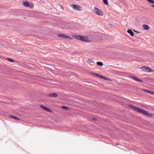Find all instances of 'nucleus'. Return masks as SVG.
Wrapping results in <instances>:
<instances>
[{"label": "nucleus", "mask_w": 154, "mask_h": 154, "mask_svg": "<svg viewBox=\"0 0 154 154\" xmlns=\"http://www.w3.org/2000/svg\"><path fill=\"white\" fill-rule=\"evenodd\" d=\"M143 91H145L146 92H147L149 93H150L151 94H154V92L150 91H149V90H147L144 89H143Z\"/></svg>", "instance_id": "dca6fc26"}, {"label": "nucleus", "mask_w": 154, "mask_h": 154, "mask_svg": "<svg viewBox=\"0 0 154 154\" xmlns=\"http://www.w3.org/2000/svg\"><path fill=\"white\" fill-rule=\"evenodd\" d=\"M40 106L43 109H45V110L47 111L48 112H52L51 110L49 109L48 108H47L43 105H41Z\"/></svg>", "instance_id": "423d86ee"}, {"label": "nucleus", "mask_w": 154, "mask_h": 154, "mask_svg": "<svg viewBox=\"0 0 154 154\" xmlns=\"http://www.w3.org/2000/svg\"><path fill=\"white\" fill-rule=\"evenodd\" d=\"M103 3L106 5L108 4V2L107 0H103Z\"/></svg>", "instance_id": "412c9836"}, {"label": "nucleus", "mask_w": 154, "mask_h": 154, "mask_svg": "<svg viewBox=\"0 0 154 154\" xmlns=\"http://www.w3.org/2000/svg\"><path fill=\"white\" fill-rule=\"evenodd\" d=\"M88 63H94V61L91 59H88Z\"/></svg>", "instance_id": "a211bd4d"}, {"label": "nucleus", "mask_w": 154, "mask_h": 154, "mask_svg": "<svg viewBox=\"0 0 154 154\" xmlns=\"http://www.w3.org/2000/svg\"><path fill=\"white\" fill-rule=\"evenodd\" d=\"M129 107H130L131 109H133L134 111H136L138 112L143 114L148 117H150L152 116V115L149 112H148L145 110L136 107L135 106H132L131 105H129Z\"/></svg>", "instance_id": "f257e3e1"}, {"label": "nucleus", "mask_w": 154, "mask_h": 154, "mask_svg": "<svg viewBox=\"0 0 154 154\" xmlns=\"http://www.w3.org/2000/svg\"><path fill=\"white\" fill-rule=\"evenodd\" d=\"M61 108L67 110H69V107L68 106H62Z\"/></svg>", "instance_id": "f3484780"}, {"label": "nucleus", "mask_w": 154, "mask_h": 154, "mask_svg": "<svg viewBox=\"0 0 154 154\" xmlns=\"http://www.w3.org/2000/svg\"><path fill=\"white\" fill-rule=\"evenodd\" d=\"M142 27L143 28L145 29L146 30H148L149 29V26L147 25L143 24V25Z\"/></svg>", "instance_id": "f8f14e48"}, {"label": "nucleus", "mask_w": 154, "mask_h": 154, "mask_svg": "<svg viewBox=\"0 0 154 154\" xmlns=\"http://www.w3.org/2000/svg\"><path fill=\"white\" fill-rule=\"evenodd\" d=\"M94 12L96 14L100 16H102L103 15L102 11L97 8H94Z\"/></svg>", "instance_id": "7ed1b4c3"}, {"label": "nucleus", "mask_w": 154, "mask_h": 154, "mask_svg": "<svg viewBox=\"0 0 154 154\" xmlns=\"http://www.w3.org/2000/svg\"><path fill=\"white\" fill-rule=\"evenodd\" d=\"M92 119H93V120H95V121H96L97 120V119L95 118H93Z\"/></svg>", "instance_id": "5701e85b"}, {"label": "nucleus", "mask_w": 154, "mask_h": 154, "mask_svg": "<svg viewBox=\"0 0 154 154\" xmlns=\"http://www.w3.org/2000/svg\"><path fill=\"white\" fill-rule=\"evenodd\" d=\"M127 32L131 36H133L134 35V33L131 30L128 29L127 30Z\"/></svg>", "instance_id": "ddd939ff"}, {"label": "nucleus", "mask_w": 154, "mask_h": 154, "mask_svg": "<svg viewBox=\"0 0 154 154\" xmlns=\"http://www.w3.org/2000/svg\"><path fill=\"white\" fill-rule=\"evenodd\" d=\"M7 59L8 61L11 62H13L14 61V60L10 58H7Z\"/></svg>", "instance_id": "aec40b11"}, {"label": "nucleus", "mask_w": 154, "mask_h": 154, "mask_svg": "<svg viewBox=\"0 0 154 154\" xmlns=\"http://www.w3.org/2000/svg\"><path fill=\"white\" fill-rule=\"evenodd\" d=\"M58 36L60 37H61L62 38H70V37L69 36L66 35L64 34H59L58 35Z\"/></svg>", "instance_id": "0eeeda50"}, {"label": "nucleus", "mask_w": 154, "mask_h": 154, "mask_svg": "<svg viewBox=\"0 0 154 154\" xmlns=\"http://www.w3.org/2000/svg\"><path fill=\"white\" fill-rule=\"evenodd\" d=\"M140 68L142 70L146 72H149L153 71V70L151 68L145 66H141Z\"/></svg>", "instance_id": "39448f33"}, {"label": "nucleus", "mask_w": 154, "mask_h": 154, "mask_svg": "<svg viewBox=\"0 0 154 154\" xmlns=\"http://www.w3.org/2000/svg\"><path fill=\"white\" fill-rule=\"evenodd\" d=\"M96 75L99 76V77H100L101 78H103L104 79H105L106 80H108V79L105 77H104V76H102V75H99V74H96Z\"/></svg>", "instance_id": "2eb2a0df"}, {"label": "nucleus", "mask_w": 154, "mask_h": 154, "mask_svg": "<svg viewBox=\"0 0 154 154\" xmlns=\"http://www.w3.org/2000/svg\"><path fill=\"white\" fill-rule=\"evenodd\" d=\"M70 6L74 8V10L77 11H81L82 10V7L78 5L75 4H71Z\"/></svg>", "instance_id": "f03ea898"}, {"label": "nucleus", "mask_w": 154, "mask_h": 154, "mask_svg": "<svg viewBox=\"0 0 154 154\" xmlns=\"http://www.w3.org/2000/svg\"><path fill=\"white\" fill-rule=\"evenodd\" d=\"M10 117L13 119H15V120H20V119L18 118V117L15 116H10Z\"/></svg>", "instance_id": "4468645a"}, {"label": "nucleus", "mask_w": 154, "mask_h": 154, "mask_svg": "<svg viewBox=\"0 0 154 154\" xmlns=\"http://www.w3.org/2000/svg\"><path fill=\"white\" fill-rule=\"evenodd\" d=\"M151 6L153 8H154V5H152Z\"/></svg>", "instance_id": "b1692460"}, {"label": "nucleus", "mask_w": 154, "mask_h": 154, "mask_svg": "<svg viewBox=\"0 0 154 154\" xmlns=\"http://www.w3.org/2000/svg\"><path fill=\"white\" fill-rule=\"evenodd\" d=\"M23 5L26 7H29L30 8H32L33 6V4L32 3H29L26 1H23Z\"/></svg>", "instance_id": "20e7f679"}, {"label": "nucleus", "mask_w": 154, "mask_h": 154, "mask_svg": "<svg viewBox=\"0 0 154 154\" xmlns=\"http://www.w3.org/2000/svg\"><path fill=\"white\" fill-rule=\"evenodd\" d=\"M133 30L135 32H137V33H140V32L137 31H136V30H134V29H133Z\"/></svg>", "instance_id": "4be33fe9"}, {"label": "nucleus", "mask_w": 154, "mask_h": 154, "mask_svg": "<svg viewBox=\"0 0 154 154\" xmlns=\"http://www.w3.org/2000/svg\"><path fill=\"white\" fill-rule=\"evenodd\" d=\"M48 96L50 97H56L58 96V94L56 93H54L48 94Z\"/></svg>", "instance_id": "9d476101"}, {"label": "nucleus", "mask_w": 154, "mask_h": 154, "mask_svg": "<svg viewBox=\"0 0 154 154\" xmlns=\"http://www.w3.org/2000/svg\"><path fill=\"white\" fill-rule=\"evenodd\" d=\"M97 64L98 65L100 66H102L103 65V63L102 62L99 61L97 62Z\"/></svg>", "instance_id": "6ab92c4d"}, {"label": "nucleus", "mask_w": 154, "mask_h": 154, "mask_svg": "<svg viewBox=\"0 0 154 154\" xmlns=\"http://www.w3.org/2000/svg\"><path fill=\"white\" fill-rule=\"evenodd\" d=\"M82 38H81L80 40L84 42H87L88 40V39L87 38L83 36H81Z\"/></svg>", "instance_id": "1a4fd4ad"}, {"label": "nucleus", "mask_w": 154, "mask_h": 154, "mask_svg": "<svg viewBox=\"0 0 154 154\" xmlns=\"http://www.w3.org/2000/svg\"><path fill=\"white\" fill-rule=\"evenodd\" d=\"M131 78L133 80L137 82H143V81L133 76H131Z\"/></svg>", "instance_id": "6e6552de"}, {"label": "nucleus", "mask_w": 154, "mask_h": 154, "mask_svg": "<svg viewBox=\"0 0 154 154\" xmlns=\"http://www.w3.org/2000/svg\"><path fill=\"white\" fill-rule=\"evenodd\" d=\"M73 37L74 38L76 39L79 40H80L82 38L81 36L78 35H73Z\"/></svg>", "instance_id": "9b49d317"}]
</instances>
